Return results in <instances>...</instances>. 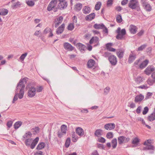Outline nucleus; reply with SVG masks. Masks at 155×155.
I'll return each mask as SVG.
<instances>
[{"mask_svg": "<svg viewBox=\"0 0 155 155\" xmlns=\"http://www.w3.org/2000/svg\"><path fill=\"white\" fill-rule=\"evenodd\" d=\"M28 80V78H24L20 80L17 87V89H20L19 92L18 94V96L20 99H22L23 97L25 84L27 83Z\"/></svg>", "mask_w": 155, "mask_h": 155, "instance_id": "obj_1", "label": "nucleus"}, {"mask_svg": "<svg viewBox=\"0 0 155 155\" xmlns=\"http://www.w3.org/2000/svg\"><path fill=\"white\" fill-rule=\"evenodd\" d=\"M39 138L38 137H36L32 141L31 138L27 139L25 141V143L27 146H30L31 149H34L38 142Z\"/></svg>", "mask_w": 155, "mask_h": 155, "instance_id": "obj_2", "label": "nucleus"}, {"mask_svg": "<svg viewBox=\"0 0 155 155\" xmlns=\"http://www.w3.org/2000/svg\"><path fill=\"white\" fill-rule=\"evenodd\" d=\"M128 6L132 9H136L137 11L140 10V5L137 0H130L128 4Z\"/></svg>", "mask_w": 155, "mask_h": 155, "instance_id": "obj_3", "label": "nucleus"}, {"mask_svg": "<svg viewBox=\"0 0 155 155\" xmlns=\"http://www.w3.org/2000/svg\"><path fill=\"white\" fill-rule=\"evenodd\" d=\"M28 96L30 97H32L35 95L36 88L33 86L28 85Z\"/></svg>", "mask_w": 155, "mask_h": 155, "instance_id": "obj_4", "label": "nucleus"}, {"mask_svg": "<svg viewBox=\"0 0 155 155\" xmlns=\"http://www.w3.org/2000/svg\"><path fill=\"white\" fill-rule=\"evenodd\" d=\"M118 34L116 36V38L118 39H121L123 38V36L126 34V30L125 29H123L120 30V28L118 27L116 31Z\"/></svg>", "mask_w": 155, "mask_h": 155, "instance_id": "obj_5", "label": "nucleus"}, {"mask_svg": "<svg viewBox=\"0 0 155 155\" xmlns=\"http://www.w3.org/2000/svg\"><path fill=\"white\" fill-rule=\"evenodd\" d=\"M130 139L129 137H126L124 136H121L118 138V143L120 144L126 143L130 141Z\"/></svg>", "mask_w": 155, "mask_h": 155, "instance_id": "obj_6", "label": "nucleus"}, {"mask_svg": "<svg viewBox=\"0 0 155 155\" xmlns=\"http://www.w3.org/2000/svg\"><path fill=\"white\" fill-rule=\"evenodd\" d=\"M154 71L155 68L152 65H149L146 68L144 72L146 75H149L152 72Z\"/></svg>", "mask_w": 155, "mask_h": 155, "instance_id": "obj_7", "label": "nucleus"}, {"mask_svg": "<svg viewBox=\"0 0 155 155\" xmlns=\"http://www.w3.org/2000/svg\"><path fill=\"white\" fill-rule=\"evenodd\" d=\"M57 3V0H52L47 7L48 11H50L52 10L56 5Z\"/></svg>", "mask_w": 155, "mask_h": 155, "instance_id": "obj_8", "label": "nucleus"}, {"mask_svg": "<svg viewBox=\"0 0 155 155\" xmlns=\"http://www.w3.org/2000/svg\"><path fill=\"white\" fill-rule=\"evenodd\" d=\"M109 61L112 65H115L117 63V61L116 57L113 55H111L109 56L108 58Z\"/></svg>", "mask_w": 155, "mask_h": 155, "instance_id": "obj_9", "label": "nucleus"}, {"mask_svg": "<svg viewBox=\"0 0 155 155\" xmlns=\"http://www.w3.org/2000/svg\"><path fill=\"white\" fill-rule=\"evenodd\" d=\"M59 3L58 5V7L61 9H63L66 8L68 4L65 0L59 1Z\"/></svg>", "mask_w": 155, "mask_h": 155, "instance_id": "obj_10", "label": "nucleus"}, {"mask_svg": "<svg viewBox=\"0 0 155 155\" xmlns=\"http://www.w3.org/2000/svg\"><path fill=\"white\" fill-rule=\"evenodd\" d=\"M136 54L131 51L129 55L128 62L130 64L132 63L136 59Z\"/></svg>", "mask_w": 155, "mask_h": 155, "instance_id": "obj_11", "label": "nucleus"}, {"mask_svg": "<svg viewBox=\"0 0 155 155\" xmlns=\"http://www.w3.org/2000/svg\"><path fill=\"white\" fill-rule=\"evenodd\" d=\"M115 127V125L114 123H108L106 124L104 126V128L107 130H111Z\"/></svg>", "mask_w": 155, "mask_h": 155, "instance_id": "obj_12", "label": "nucleus"}, {"mask_svg": "<svg viewBox=\"0 0 155 155\" xmlns=\"http://www.w3.org/2000/svg\"><path fill=\"white\" fill-rule=\"evenodd\" d=\"M64 49L68 51H72L74 49V47L69 43L66 42L64 44Z\"/></svg>", "mask_w": 155, "mask_h": 155, "instance_id": "obj_13", "label": "nucleus"}, {"mask_svg": "<svg viewBox=\"0 0 155 155\" xmlns=\"http://www.w3.org/2000/svg\"><path fill=\"white\" fill-rule=\"evenodd\" d=\"M149 61L148 60H145L142 61V59L141 61L140 65V69H142L145 68L148 64Z\"/></svg>", "mask_w": 155, "mask_h": 155, "instance_id": "obj_14", "label": "nucleus"}, {"mask_svg": "<svg viewBox=\"0 0 155 155\" xmlns=\"http://www.w3.org/2000/svg\"><path fill=\"white\" fill-rule=\"evenodd\" d=\"M137 28L135 25H131L130 26L129 30L131 33L135 34L137 31Z\"/></svg>", "mask_w": 155, "mask_h": 155, "instance_id": "obj_15", "label": "nucleus"}, {"mask_svg": "<svg viewBox=\"0 0 155 155\" xmlns=\"http://www.w3.org/2000/svg\"><path fill=\"white\" fill-rule=\"evenodd\" d=\"M63 20V17L60 16L58 17L55 20L56 23L54 25V26L55 28H57L58 25L61 24Z\"/></svg>", "mask_w": 155, "mask_h": 155, "instance_id": "obj_16", "label": "nucleus"}, {"mask_svg": "<svg viewBox=\"0 0 155 155\" xmlns=\"http://www.w3.org/2000/svg\"><path fill=\"white\" fill-rule=\"evenodd\" d=\"M144 98V96L141 94L137 95L135 97L134 101L136 103L140 102Z\"/></svg>", "mask_w": 155, "mask_h": 155, "instance_id": "obj_17", "label": "nucleus"}, {"mask_svg": "<svg viewBox=\"0 0 155 155\" xmlns=\"http://www.w3.org/2000/svg\"><path fill=\"white\" fill-rule=\"evenodd\" d=\"M76 132L80 136H82L84 134L83 129L80 127H78L76 128Z\"/></svg>", "mask_w": 155, "mask_h": 155, "instance_id": "obj_18", "label": "nucleus"}, {"mask_svg": "<svg viewBox=\"0 0 155 155\" xmlns=\"http://www.w3.org/2000/svg\"><path fill=\"white\" fill-rule=\"evenodd\" d=\"M142 60V58H140L139 59L136 61L134 64V67L136 68L137 69H140V65L141 61Z\"/></svg>", "mask_w": 155, "mask_h": 155, "instance_id": "obj_19", "label": "nucleus"}, {"mask_svg": "<svg viewBox=\"0 0 155 155\" xmlns=\"http://www.w3.org/2000/svg\"><path fill=\"white\" fill-rule=\"evenodd\" d=\"M64 25L63 24L57 28V30L56 31L57 34L59 35L62 33L64 30Z\"/></svg>", "mask_w": 155, "mask_h": 155, "instance_id": "obj_20", "label": "nucleus"}, {"mask_svg": "<svg viewBox=\"0 0 155 155\" xmlns=\"http://www.w3.org/2000/svg\"><path fill=\"white\" fill-rule=\"evenodd\" d=\"M21 5V3L19 1H18L16 2L13 3L11 7L13 9H15L16 8L20 7Z\"/></svg>", "mask_w": 155, "mask_h": 155, "instance_id": "obj_21", "label": "nucleus"}, {"mask_svg": "<svg viewBox=\"0 0 155 155\" xmlns=\"http://www.w3.org/2000/svg\"><path fill=\"white\" fill-rule=\"evenodd\" d=\"M95 64V61L93 59L89 60L87 62V65L89 68H91L93 67Z\"/></svg>", "mask_w": 155, "mask_h": 155, "instance_id": "obj_22", "label": "nucleus"}, {"mask_svg": "<svg viewBox=\"0 0 155 155\" xmlns=\"http://www.w3.org/2000/svg\"><path fill=\"white\" fill-rule=\"evenodd\" d=\"M99 43V38L97 37H93L90 41L89 43L90 44L93 43L98 44Z\"/></svg>", "mask_w": 155, "mask_h": 155, "instance_id": "obj_23", "label": "nucleus"}, {"mask_svg": "<svg viewBox=\"0 0 155 155\" xmlns=\"http://www.w3.org/2000/svg\"><path fill=\"white\" fill-rule=\"evenodd\" d=\"M95 17V14L94 13H92L87 15L85 17L86 20L90 21L93 19Z\"/></svg>", "mask_w": 155, "mask_h": 155, "instance_id": "obj_24", "label": "nucleus"}, {"mask_svg": "<svg viewBox=\"0 0 155 155\" xmlns=\"http://www.w3.org/2000/svg\"><path fill=\"white\" fill-rule=\"evenodd\" d=\"M154 112L149 116L147 118L148 120L150 121H152L155 120V107L154 108Z\"/></svg>", "mask_w": 155, "mask_h": 155, "instance_id": "obj_25", "label": "nucleus"}, {"mask_svg": "<svg viewBox=\"0 0 155 155\" xmlns=\"http://www.w3.org/2000/svg\"><path fill=\"white\" fill-rule=\"evenodd\" d=\"M82 7V5L80 3H78L74 7V10L78 12L80 11Z\"/></svg>", "mask_w": 155, "mask_h": 155, "instance_id": "obj_26", "label": "nucleus"}, {"mask_svg": "<svg viewBox=\"0 0 155 155\" xmlns=\"http://www.w3.org/2000/svg\"><path fill=\"white\" fill-rule=\"evenodd\" d=\"M82 11L84 14H88L90 12V8L88 6H85L83 8Z\"/></svg>", "mask_w": 155, "mask_h": 155, "instance_id": "obj_27", "label": "nucleus"}, {"mask_svg": "<svg viewBox=\"0 0 155 155\" xmlns=\"http://www.w3.org/2000/svg\"><path fill=\"white\" fill-rule=\"evenodd\" d=\"M103 130L100 129H97L94 133V135L99 137L102 135Z\"/></svg>", "mask_w": 155, "mask_h": 155, "instance_id": "obj_28", "label": "nucleus"}, {"mask_svg": "<svg viewBox=\"0 0 155 155\" xmlns=\"http://www.w3.org/2000/svg\"><path fill=\"white\" fill-rule=\"evenodd\" d=\"M144 78L138 76L135 79V81L137 84H140L143 81Z\"/></svg>", "mask_w": 155, "mask_h": 155, "instance_id": "obj_29", "label": "nucleus"}, {"mask_svg": "<svg viewBox=\"0 0 155 155\" xmlns=\"http://www.w3.org/2000/svg\"><path fill=\"white\" fill-rule=\"evenodd\" d=\"M144 9L147 12H150L152 10V7L149 3L143 6Z\"/></svg>", "mask_w": 155, "mask_h": 155, "instance_id": "obj_30", "label": "nucleus"}, {"mask_svg": "<svg viewBox=\"0 0 155 155\" xmlns=\"http://www.w3.org/2000/svg\"><path fill=\"white\" fill-rule=\"evenodd\" d=\"M77 46H78L79 49L81 51H84L86 48V46L84 45L81 43H78Z\"/></svg>", "mask_w": 155, "mask_h": 155, "instance_id": "obj_31", "label": "nucleus"}, {"mask_svg": "<svg viewBox=\"0 0 155 155\" xmlns=\"http://www.w3.org/2000/svg\"><path fill=\"white\" fill-rule=\"evenodd\" d=\"M32 133L30 131L27 132L23 136V137L25 138H29L31 137Z\"/></svg>", "mask_w": 155, "mask_h": 155, "instance_id": "obj_32", "label": "nucleus"}, {"mask_svg": "<svg viewBox=\"0 0 155 155\" xmlns=\"http://www.w3.org/2000/svg\"><path fill=\"white\" fill-rule=\"evenodd\" d=\"M8 13V11L7 9L3 8L0 12V15L5 16L7 15Z\"/></svg>", "mask_w": 155, "mask_h": 155, "instance_id": "obj_33", "label": "nucleus"}, {"mask_svg": "<svg viewBox=\"0 0 155 155\" xmlns=\"http://www.w3.org/2000/svg\"><path fill=\"white\" fill-rule=\"evenodd\" d=\"M22 123L21 121H18L15 122L14 125V128L16 129H18L21 126Z\"/></svg>", "mask_w": 155, "mask_h": 155, "instance_id": "obj_34", "label": "nucleus"}, {"mask_svg": "<svg viewBox=\"0 0 155 155\" xmlns=\"http://www.w3.org/2000/svg\"><path fill=\"white\" fill-rule=\"evenodd\" d=\"M45 146V145L44 143L42 142H41L39 143L36 149L37 150H41L44 148Z\"/></svg>", "mask_w": 155, "mask_h": 155, "instance_id": "obj_35", "label": "nucleus"}, {"mask_svg": "<svg viewBox=\"0 0 155 155\" xmlns=\"http://www.w3.org/2000/svg\"><path fill=\"white\" fill-rule=\"evenodd\" d=\"M67 125H62L61 127V130H60L61 131H62L64 133L66 134V131H67Z\"/></svg>", "mask_w": 155, "mask_h": 155, "instance_id": "obj_36", "label": "nucleus"}, {"mask_svg": "<svg viewBox=\"0 0 155 155\" xmlns=\"http://www.w3.org/2000/svg\"><path fill=\"white\" fill-rule=\"evenodd\" d=\"M94 28L97 29H103L104 27V25L103 24H95L94 26Z\"/></svg>", "mask_w": 155, "mask_h": 155, "instance_id": "obj_37", "label": "nucleus"}, {"mask_svg": "<svg viewBox=\"0 0 155 155\" xmlns=\"http://www.w3.org/2000/svg\"><path fill=\"white\" fill-rule=\"evenodd\" d=\"M117 141L116 138H114L111 141V144L113 148H115L117 145Z\"/></svg>", "mask_w": 155, "mask_h": 155, "instance_id": "obj_38", "label": "nucleus"}, {"mask_svg": "<svg viewBox=\"0 0 155 155\" xmlns=\"http://www.w3.org/2000/svg\"><path fill=\"white\" fill-rule=\"evenodd\" d=\"M26 3L29 6L32 7L35 5V2L32 1L27 0L26 1Z\"/></svg>", "mask_w": 155, "mask_h": 155, "instance_id": "obj_39", "label": "nucleus"}, {"mask_svg": "<svg viewBox=\"0 0 155 155\" xmlns=\"http://www.w3.org/2000/svg\"><path fill=\"white\" fill-rule=\"evenodd\" d=\"M136 122H138V121H140L142 123V124L143 125H146V123L144 120L143 119L140 117H137L136 119Z\"/></svg>", "mask_w": 155, "mask_h": 155, "instance_id": "obj_40", "label": "nucleus"}, {"mask_svg": "<svg viewBox=\"0 0 155 155\" xmlns=\"http://www.w3.org/2000/svg\"><path fill=\"white\" fill-rule=\"evenodd\" d=\"M65 133H64L62 131L59 130L57 132V136L60 138H61L63 137V136L65 135Z\"/></svg>", "mask_w": 155, "mask_h": 155, "instance_id": "obj_41", "label": "nucleus"}, {"mask_svg": "<svg viewBox=\"0 0 155 155\" xmlns=\"http://www.w3.org/2000/svg\"><path fill=\"white\" fill-rule=\"evenodd\" d=\"M147 146L145 147H144V150H154V147L151 145H146Z\"/></svg>", "mask_w": 155, "mask_h": 155, "instance_id": "obj_42", "label": "nucleus"}, {"mask_svg": "<svg viewBox=\"0 0 155 155\" xmlns=\"http://www.w3.org/2000/svg\"><path fill=\"white\" fill-rule=\"evenodd\" d=\"M124 52L122 51H120L117 53V55L118 57L121 59L123 57Z\"/></svg>", "mask_w": 155, "mask_h": 155, "instance_id": "obj_43", "label": "nucleus"}, {"mask_svg": "<svg viewBox=\"0 0 155 155\" xmlns=\"http://www.w3.org/2000/svg\"><path fill=\"white\" fill-rule=\"evenodd\" d=\"M101 5V2H98L95 5V9L97 11L99 10L100 8Z\"/></svg>", "mask_w": 155, "mask_h": 155, "instance_id": "obj_44", "label": "nucleus"}, {"mask_svg": "<svg viewBox=\"0 0 155 155\" xmlns=\"http://www.w3.org/2000/svg\"><path fill=\"white\" fill-rule=\"evenodd\" d=\"M27 53H25L24 54H22L19 58V59L21 62H22L24 60V59L27 55Z\"/></svg>", "mask_w": 155, "mask_h": 155, "instance_id": "obj_45", "label": "nucleus"}, {"mask_svg": "<svg viewBox=\"0 0 155 155\" xmlns=\"http://www.w3.org/2000/svg\"><path fill=\"white\" fill-rule=\"evenodd\" d=\"M71 143V139L70 138H68L66 141L65 143V145L66 147H68L70 144Z\"/></svg>", "mask_w": 155, "mask_h": 155, "instance_id": "obj_46", "label": "nucleus"}, {"mask_svg": "<svg viewBox=\"0 0 155 155\" xmlns=\"http://www.w3.org/2000/svg\"><path fill=\"white\" fill-rule=\"evenodd\" d=\"M117 21L118 23H121L122 21L121 16L120 15H117L116 18Z\"/></svg>", "mask_w": 155, "mask_h": 155, "instance_id": "obj_47", "label": "nucleus"}, {"mask_svg": "<svg viewBox=\"0 0 155 155\" xmlns=\"http://www.w3.org/2000/svg\"><path fill=\"white\" fill-rule=\"evenodd\" d=\"M147 82L149 84L151 85L155 83V81L154 80H153L152 79L149 78L147 81Z\"/></svg>", "mask_w": 155, "mask_h": 155, "instance_id": "obj_48", "label": "nucleus"}, {"mask_svg": "<svg viewBox=\"0 0 155 155\" xmlns=\"http://www.w3.org/2000/svg\"><path fill=\"white\" fill-rule=\"evenodd\" d=\"M110 90V88L109 87H107L104 89V94L105 95L107 94Z\"/></svg>", "mask_w": 155, "mask_h": 155, "instance_id": "obj_49", "label": "nucleus"}, {"mask_svg": "<svg viewBox=\"0 0 155 155\" xmlns=\"http://www.w3.org/2000/svg\"><path fill=\"white\" fill-rule=\"evenodd\" d=\"M147 46L146 45L144 44L139 47L137 49V51H142Z\"/></svg>", "mask_w": 155, "mask_h": 155, "instance_id": "obj_50", "label": "nucleus"}, {"mask_svg": "<svg viewBox=\"0 0 155 155\" xmlns=\"http://www.w3.org/2000/svg\"><path fill=\"white\" fill-rule=\"evenodd\" d=\"M74 28V25L73 23L70 24L68 27V29L69 30L71 31Z\"/></svg>", "mask_w": 155, "mask_h": 155, "instance_id": "obj_51", "label": "nucleus"}, {"mask_svg": "<svg viewBox=\"0 0 155 155\" xmlns=\"http://www.w3.org/2000/svg\"><path fill=\"white\" fill-rule=\"evenodd\" d=\"M107 137L109 139H110L113 137V134L112 133L110 132L107 133L106 135Z\"/></svg>", "mask_w": 155, "mask_h": 155, "instance_id": "obj_52", "label": "nucleus"}, {"mask_svg": "<svg viewBox=\"0 0 155 155\" xmlns=\"http://www.w3.org/2000/svg\"><path fill=\"white\" fill-rule=\"evenodd\" d=\"M43 89V88L42 86H40L37 87L36 88V92H41L42 91Z\"/></svg>", "mask_w": 155, "mask_h": 155, "instance_id": "obj_53", "label": "nucleus"}, {"mask_svg": "<svg viewBox=\"0 0 155 155\" xmlns=\"http://www.w3.org/2000/svg\"><path fill=\"white\" fill-rule=\"evenodd\" d=\"M149 110L148 107H145L143 110L142 113L143 115H145L148 112Z\"/></svg>", "mask_w": 155, "mask_h": 155, "instance_id": "obj_54", "label": "nucleus"}, {"mask_svg": "<svg viewBox=\"0 0 155 155\" xmlns=\"http://www.w3.org/2000/svg\"><path fill=\"white\" fill-rule=\"evenodd\" d=\"M139 140L137 138H135L132 141V143L133 144H137L139 142Z\"/></svg>", "mask_w": 155, "mask_h": 155, "instance_id": "obj_55", "label": "nucleus"}, {"mask_svg": "<svg viewBox=\"0 0 155 155\" xmlns=\"http://www.w3.org/2000/svg\"><path fill=\"white\" fill-rule=\"evenodd\" d=\"M98 140L99 142L102 143H104L105 142V139L103 137H100L98 138Z\"/></svg>", "mask_w": 155, "mask_h": 155, "instance_id": "obj_56", "label": "nucleus"}, {"mask_svg": "<svg viewBox=\"0 0 155 155\" xmlns=\"http://www.w3.org/2000/svg\"><path fill=\"white\" fill-rule=\"evenodd\" d=\"M18 93H16L14 96V98L13 99V101H12V103H14L16 101H17L18 100Z\"/></svg>", "mask_w": 155, "mask_h": 155, "instance_id": "obj_57", "label": "nucleus"}, {"mask_svg": "<svg viewBox=\"0 0 155 155\" xmlns=\"http://www.w3.org/2000/svg\"><path fill=\"white\" fill-rule=\"evenodd\" d=\"M114 0H108L107 3V6H111Z\"/></svg>", "mask_w": 155, "mask_h": 155, "instance_id": "obj_58", "label": "nucleus"}, {"mask_svg": "<svg viewBox=\"0 0 155 155\" xmlns=\"http://www.w3.org/2000/svg\"><path fill=\"white\" fill-rule=\"evenodd\" d=\"M51 30V29L50 28H47L45 29L44 30V34H46L48 33H49L50 31Z\"/></svg>", "mask_w": 155, "mask_h": 155, "instance_id": "obj_59", "label": "nucleus"}, {"mask_svg": "<svg viewBox=\"0 0 155 155\" xmlns=\"http://www.w3.org/2000/svg\"><path fill=\"white\" fill-rule=\"evenodd\" d=\"M141 109H142V107L141 106H139L137 107V109L136 110V113L138 114H140L141 112Z\"/></svg>", "mask_w": 155, "mask_h": 155, "instance_id": "obj_60", "label": "nucleus"}, {"mask_svg": "<svg viewBox=\"0 0 155 155\" xmlns=\"http://www.w3.org/2000/svg\"><path fill=\"white\" fill-rule=\"evenodd\" d=\"M151 143V140H148L145 141L144 143V145H148L150 144Z\"/></svg>", "mask_w": 155, "mask_h": 155, "instance_id": "obj_61", "label": "nucleus"}, {"mask_svg": "<svg viewBox=\"0 0 155 155\" xmlns=\"http://www.w3.org/2000/svg\"><path fill=\"white\" fill-rule=\"evenodd\" d=\"M140 2L143 6L148 3L147 0H141Z\"/></svg>", "mask_w": 155, "mask_h": 155, "instance_id": "obj_62", "label": "nucleus"}, {"mask_svg": "<svg viewBox=\"0 0 155 155\" xmlns=\"http://www.w3.org/2000/svg\"><path fill=\"white\" fill-rule=\"evenodd\" d=\"M113 44L112 43H108L106 45V48L107 50H108L110 48Z\"/></svg>", "mask_w": 155, "mask_h": 155, "instance_id": "obj_63", "label": "nucleus"}, {"mask_svg": "<svg viewBox=\"0 0 155 155\" xmlns=\"http://www.w3.org/2000/svg\"><path fill=\"white\" fill-rule=\"evenodd\" d=\"M33 130L35 133H37L39 132V129L38 127H35V128H33Z\"/></svg>", "mask_w": 155, "mask_h": 155, "instance_id": "obj_64", "label": "nucleus"}]
</instances>
